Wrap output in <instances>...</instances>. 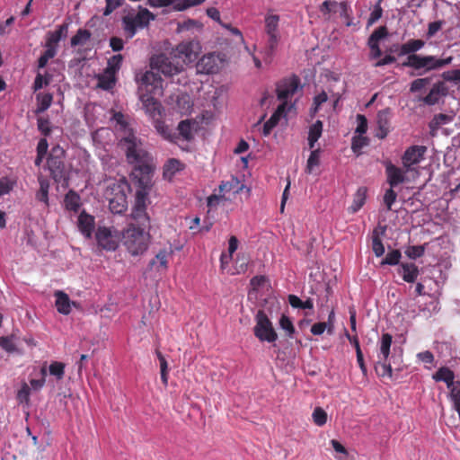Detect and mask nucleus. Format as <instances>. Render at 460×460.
Listing matches in <instances>:
<instances>
[{
  "mask_svg": "<svg viewBox=\"0 0 460 460\" xmlns=\"http://www.w3.org/2000/svg\"><path fill=\"white\" fill-rule=\"evenodd\" d=\"M220 60L214 53L204 55L197 63V72L200 74H215L219 70Z\"/></svg>",
  "mask_w": 460,
  "mask_h": 460,
  "instance_id": "obj_16",
  "label": "nucleus"
},
{
  "mask_svg": "<svg viewBox=\"0 0 460 460\" xmlns=\"http://www.w3.org/2000/svg\"><path fill=\"white\" fill-rule=\"evenodd\" d=\"M447 94V87L443 82H438L433 84L429 93L422 99L427 105H435L438 102L440 96Z\"/></svg>",
  "mask_w": 460,
  "mask_h": 460,
  "instance_id": "obj_20",
  "label": "nucleus"
},
{
  "mask_svg": "<svg viewBox=\"0 0 460 460\" xmlns=\"http://www.w3.org/2000/svg\"><path fill=\"white\" fill-rule=\"evenodd\" d=\"M264 22L265 32L269 39L262 51V56L264 62L270 64L280 39L279 31V16L277 14H267Z\"/></svg>",
  "mask_w": 460,
  "mask_h": 460,
  "instance_id": "obj_6",
  "label": "nucleus"
},
{
  "mask_svg": "<svg viewBox=\"0 0 460 460\" xmlns=\"http://www.w3.org/2000/svg\"><path fill=\"white\" fill-rule=\"evenodd\" d=\"M50 82L49 77H44L41 74H38L35 77L34 83H33V91L37 92L40 89H41L43 86L48 85Z\"/></svg>",
  "mask_w": 460,
  "mask_h": 460,
  "instance_id": "obj_60",
  "label": "nucleus"
},
{
  "mask_svg": "<svg viewBox=\"0 0 460 460\" xmlns=\"http://www.w3.org/2000/svg\"><path fill=\"white\" fill-rule=\"evenodd\" d=\"M99 247L108 252H113L119 247L121 234L113 227L99 226L95 233Z\"/></svg>",
  "mask_w": 460,
  "mask_h": 460,
  "instance_id": "obj_13",
  "label": "nucleus"
},
{
  "mask_svg": "<svg viewBox=\"0 0 460 460\" xmlns=\"http://www.w3.org/2000/svg\"><path fill=\"white\" fill-rule=\"evenodd\" d=\"M372 250L376 257H381L385 253L384 243L376 231L372 236Z\"/></svg>",
  "mask_w": 460,
  "mask_h": 460,
  "instance_id": "obj_47",
  "label": "nucleus"
},
{
  "mask_svg": "<svg viewBox=\"0 0 460 460\" xmlns=\"http://www.w3.org/2000/svg\"><path fill=\"white\" fill-rule=\"evenodd\" d=\"M155 354L160 362V372H161V380L163 384L166 386L168 384V365L165 358L161 353L160 350H156Z\"/></svg>",
  "mask_w": 460,
  "mask_h": 460,
  "instance_id": "obj_44",
  "label": "nucleus"
},
{
  "mask_svg": "<svg viewBox=\"0 0 460 460\" xmlns=\"http://www.w3.org/2000/svg\"><path fill=\"white\" fill-rule=\"evenodd\" d=\"M155 15L148 9L139 6L137 14H128L122 18L123 30L128 39L133 38L138 29L147 27Z\"/></svg>",
  "mask_w": 460,
  "mask_h": 460,
  "instance_id": "obj_7",
  "label": "nucleus"
},
{
  "mask_svg": "<svg viewBox=\"0 0 460 460\" xmlns=\"http://www.w3.org/2000/svg\"><path fill=\"white\" fill-rule=\"evenodd\" d=\"M125 183H112L106 191L105 197L109 201V208L113 214H122L128 208V199Z\"/></svg>",
  "mask_w": 460,
  "mask_h": 460,
  "instance_id": "obj_9",
  "label": "nucleus"
},
{
  "mask_svg": "<svg viewBox=\"0 0 460 460\" xmlns=\"http://www.w3.org/2000/svg\"><path fill=\"white\" fill-rule=\"evenodd\" d=\"M205 1L206 0H182L181 3L175 4L173 8L176 11H183L190 7L199 5Z\"/></svg>",
  "mask_w": 460,
  "mask_h": 460,
  "instance_id": "obj_56",
  "label": "nucleus"
},
{
  "mask_svg": "<svg viewBox=\"0 0 460 460\" xmlns=\"http://www.w3.org/2000/svg\"><path fill=\"white\" fill-rule=\"evenodd\" d=\"M367 187H359L353 197V202L348 210L351 214L357 213L365 204L367 199Z\"/></svg>",
  "mask_w": 460,
  "mask_h": 460,
  "instance_id": "obj_26",
  "label": "nucleus"
},
{
  "mask_svg": "<svg viewBox=\"0 0 460 460\" xmlns=\"http://www.w3.org/2000/svg\"><path fill=\"white\" fill-rule=\"evenodd\" d=\"M391 110L386 108L379 111L376 116L377 131L376 137L379 139L386 137L390 132Z\"/></svg>",
  "mask_w": 460,
  "mask_h": 460,
  "instance_id": "obj_18",
  "label": "nucleus"
},
{
  "mask_svg": "<svg viewBox=\"0 0 460 460\" xmlns=\"http://www.w3.org/2000/svg\"><path fill=\"white\" fill-rule=\"evenodd\" d=\"M337 6L338 3L336 1L326 0L320 5L319 10L324 18L328 20L332 13L337 12Z\"/></svg>",
  "mask_w": 460,
  "mask_h": 460,
  "instance_id": "obj_43",
  "label": "nucleus"
},
{
  "mask_svg": "<svg viewBox=\"0 0 460 460\" xmlns=\"http://www.w3.org/2000/svg\"><path fill=\"white\" fill-rule=\"evenodd\" d=\"M323 133V122L321 120H316L313 125H311L308 132V137H311L312 140H318Z\"/></svg>",
  "mask_w": 460,
  "mask_h": 460,
  "instance_id": "obj_53",
  "label": "nucleus"
},
{
  "mask_svg": "<svg viewBox=\"0 0 460 460\" xmlns=\"http://www.w3.org/2000/svg\"><path fill=\"white\" fill-rule=\"evenodd\" d=\"M123 60V57L120 54H117L112 56L109 60L107 64L106 70L112 72V74L116 75L117 72L119 70L121 63Z\"/></svg>",
  "mask_w": 460,
  "mask_h": 460,
  "instance_id": "obj_46",
  "label": "nucleus"
},
{
  "mask_svg": "<svg viewBox=\"0 0 460 460\" xmlns=\"http://www.w3.org/2000/svg\"><path fill=\"white\" fill-rule=\"evenodd\" d=\"M398 273L402 276L405 282L413 283L417 279L420 270L414 263L406 262L400 265Z\"/></svg>",
  "mask_w": 460,
  "mask_h": 460,
  "instance_id": "obj_22",
  "label": "nucleus"
},
{
  "mask_svg": "<svg viewBox=\"0 0 460 460\" xmlns=\"http://www.w3.org/2000/svg\"><path fill=\"white\" fill-rule=\"evenodd\" d=\"M320 164V149H314L311 152L305 167L307 173H312L314 167Z\"/></svg>",
  "mask_w": 460,
  "mask_h": 460,
  "instance_id": "obj_45",
  "label": "nucleus"
},
{
  "mask_svg": "<svg viewBox=\"0 0 460 460\" xmlns=\"http://www.w3.org/2000/svg\"><path fill=\"white\" fill-rule=\"evenodd\" d=\"M425 248L422 245H410L404 251V253L410 259H418L424 254Z\"/></svg>",
  "mask_w": 460,
  "mask_h": 460,
  "instance_id": "obj_50",
  "label": "nucleus"
},
{
  "mask_svg": "<svg viewBox=\"0 0 460 460\" xmlns=\"http://www.w3.org/2000/svg\"><path fill=\"white\" fill-rule=\"evenodd\" d=\"M300 87V79L297 75L285 77L279 81L276 85V93L278 99L281 103L288 104V99L292 98Z\"/></svg>",
  "mask_w": 460,
  "mask_h": 460,
  "instance_id": "obj_14",
  "label": "nucleus"
},
{
  "mask_svg": "<svg viewBox=\"0 0 460 460\" xmlns=\"http://www.w3.org/2000/svg\"><path fill=\"white\" fill-rule=\"evenodd\" d=\"M155 128L156 131L166 140L172 143H177L179 139V136L176 132H174L171 128H169L165 123L162 120L155 121Z\"/></svg>",
  "mask_w": 460,
  "mask_h": 460,
  "instance_id": "obj_28",
  "label": "nucleus"
},
{
  "mask_svg": "<svg viewBox=\"0 0 460 460\" xmlns=\"http://www.w3.org/2000/svg\"><path fill=\"white\" fill-rule=\"evenodd\" d=\"M452 61V56L438 58L433 55L421 56L412 54L407 57L406 60L402 63V66L411 67L416 71L423 70L424 72H429L441 69L450 65Z\"/></svg>",
  "mask_w": 460,
  "mask_h": 460,
  "instance_id": "obj_4",
  "label": "nucleus"
},
{
  "mask_svg": "<svg viewBox=\"0 0 460 460\" xmlns=\"http://www.w3.org/2000/svg\"><path fill=\"white\" fill-rule=\"evenodd\" d=\"M92 33L86 29H79L71 38V47L84 45L91 39Z\"/></svg>",
  "mask_w": 460,
  "mask_h": 460,
  "instance_id": "obj_37",
  "label": "nucleus"
},
{
  "mask_svg": "<svg viewBox=\"0 0 460 460\" xmlns=\"http://www.w3.org/2000/svg\"><path fill=\"white\" fill-rule=\"evenodd\" d=\"M287 103H280L270 118L263 125V135L269 136L271 130L279 124L280 119L286 115Z\"/></svg>",
  "mask_w": 460,
  "mask_h": 460,
  "instance_id": "obj_19",
  "label": "nucleus"
},
{
  "mask_svg": "<svg viewBox=\"0 0 460 460\" xmlns=\"http://www.w3.org/2000/svg\"><path fill=\"white\" fill-rule=\"evenodd\" d=\"M57 53L56 48H47L45 52L38 59L39 68H43L48 64V61L54 58Z\"/></svg>",
  "mask_w": 460,
  "mask_h": 460,
  "instance_id": "obj_52",
  "label": "nucleus"
},
{
  "mask_svg": "<svg viewBox=\"0 0 460 460\" xmlns=\"http://www.w3.org/2000/svg\"><path fill=\"white\" fill-rule=\"evenodd\" d=\"M279 327L286 332V335L288 338H292L296 332L295 326L288 316L282 314L279 318Z\"/></svg>",
  "mask_w": 460,
  "mask_h": 460,
  "instance_id": "obj_40",
  "label": "nucleus"
},
{
  "mask_svg": "<svg viewBox=\"0 0 460 460\" xmlns=\"http://www.w3.org/2000/svg\"><path fill=\"white\" fill-rule=\"evenodd\" d=\"M443 21H436L429 23L426 36L428 39L432 38L443 26Z\"/></svg>",
  "mask_w": 460,
  "mask_h": 460,
  "instance_id": "obj_59",
  "label": "nucleus"
},
{
  "mask_svg": "<svg viewBox=\"0 0 460 460\" xmlns=\"http://www.w3.org/2000/svg\"><path fill=\"white\" fill-rule=\"evenodd\" d=\"M396 199L397 193L394 190V188L390 187V189L385 190L384 195V203L386 206L387 210L392 209V206L395 202Z\"/></svg>",
  "mask_w": 460,
  "mask_h": 460,
  "instance_id": "obj_55",
  "label": "nucleus"
},
{
  "mask_svg": "<svg viewBox=\"0 0 460 460\" xmlns=\"http://www.w3.org/2000/svg\"><path fill=\"white\" fill-rule=\"evenodd\" d=\"M238 185L239 181L236 178H233L231 181H222L221 184L218 186V193L223 195V197L225 198V195L226 193H229L231 191L238 192Z\"/></svg>",
  "mask_w": 460,
  "mask_h": 460,
  "instance_id": "obj_38",
  "label": "nucleus"
},
{
  "mask_svg": "<svg viewBox=\"0 0 460 460\" xmlns=\"http://www.w3.org/2000/svg\"><path fill=\"white\" fill-rule=\"evenodd\" d=\"M121 242L130 255H142L147 251L151 242L150 229L128 224L121 232Z\"/></svg>",
  "mask_w": 460,
  "mask_h": 460,
  "instance_id": "obj_2",
  "label": "nucleus"
},
{
  "mask_svg": "<svg viewBox=\"0 0 460 460\" xmlns=\"http://www.w3.org/2000/svg\"><path fill=\"white\" fill-rule=\"evenodd\" d=\"M387 34L388 31L386 27L380 26L372 32V34L368 38L367 43H378L379 40L385 38Z\"/></svg>",
  "mask_w": 460,
  "mask_h": 460,
  "instance_id": "obj_51",
  "label": "nucleus"
},
{
  "mask_svg": "<svg viewBox=\"0 0 460 460\" xmlns=\"http://www.w3.org/2000/svg\"><path fill=\"white\" fill-rule=\"evenodd\" d=\"M125 146L126 156L129 164H134L133 174L139 177V182L144 184L148 181L153 168L150 164L148 153L143 148L141 141L132 133L121 139Z\"/></svg>",
  "mask_w": 460,
  "mask_h": 460,
  "instance_id": "obj_1",
  "label": "nucleus"
},
{
  "mask_svg": "<svg viewBox=\"0 0 460 460\" xmlns=\"http://www.w3.org/2000/svg\"><path fill=\"white\" fill-rule=\"evenodd\" d=\"M328 100V95L324 91H322L319 94L314 96V108L312 109L313 113H316L321 107V105L326 102Z\"/></svg>",
  "mask_w": 460,
  "mask_h": 460,
  "instance_id": "obj_58",
  "label": "nucleus"
},
{
  "mask_svg": "<svg viewBox=\"0 0 460 460\" xmlns=\"http://www.w3.org/2000/svg\"><path fill=\"white\" fill-rule=\"evenodd\" d=\"M393 342V336L388 333H383L377 354V362L375 366L376 374L381 377H393V369L389 361V355Z\"/></svg>",
  "mask_w": 460,
  "mask_h": 460,
  "instance_id": "obj_8",
  "label": "nucleus"
},
{
  "mask_svg": "<svg viewBox=\"0 0 460 460\" xmlns=\"http://www.w3.org/2000/svg\"><path fill=\"white\" fill-rule=\"evenodd\" d=\"M106 6L103 11V15H110L114 10L121 5L122 0H105Z\"/></svg>",
  "mask_w": 460,
  "mask_h": 460,
  "instance_id": "obj_63",
  "label": "nucleus"
},
{
  "mask_svg": "<svg viewBox=\"0 0 460 460\" xmlns=\"http://www.w3.org/2000/svg\"><path fill=\"white\" fill-rule=\"evenodd\" d=\"M168 252L164 249L158 252V253L155 255V258L150 261L149 266L152 268L155 265L156 262H159V265L164 268L167 269V263H168Z\"/></svg>",
  "mask_w": 460,
  "mask_h": 460,
  "instance_id": "obj_48",
  "label": "nucleus"
},
{
  "mask_svg": "<svg viewBox=\"0 0 460 460\" xmlns=\"http://www.w3.org/2000/svg\"><path fill=\"white\" fill-rule=\"evenodd\" d=\"M36 113H42L50 107L53 101V95L51 93H38L36 96Z\"/></svg>",
  "mask_w": 460,
  "mask_h": 460,
  "instance_id": "obj_34",
  "label": "nucleus"
},
{
  "mask_svg": "<svg viewBox=\"0 0 460 460\" xmlns=\"http://www.w3.org/2000/svg\"><path fill=\"white\" fill-rule=\"evenodd\" d=\"M151 68L167 77H172L184 70L183 64L179 59L174 58L172 55L167 57L164 54L156 55L151 58Z\"/></svg>",
  "mask_w": 460,
  "mask_h": 460,
  "instance_id": "obj_11",
  "label": "nucleus"
},
{
  "mask_svg": "<svg viewBox=\"0 0 460 460\" xmlns=\"http://www.w3.org/2000/svg\"><path fill=\"white\" fill-rule=\"evenodd\" d=\"M433 379L436 380L437 382H440V381L445 382L447 384V388H450L451 385H453V384L456 383L454 381V379H455L454 372L447 367H440L433 375Z\"/></svg>",
  "mask_w": 460,
  "mask_h": 460,
  "instance_id": "obj_30",
  "label": "nucleus"
},
{
  "mask_svg": "<svg viewBox=\"0 0 460 460\" xmlns=\"http://www.w3.org/2000/svg\"><path fill=\"white\" fill-rule=\"evenodd\" d=\"M450 398L454 403V408L457 413H460V382L456 381L450 388Z\"/></svg>",
  "mask_w": 460,
  "mask_h": 460,
  "instance_id": "obj_41",
  "label": "nucleus"
},
{
  "mask_svg": "<svg viewBox=\"0 0 460 460\" xmlns=\"http://www.w3.org/2000/svg\"><path fill=\"white\" fill-rule=\"evenodd\" d=\"M66 364L60 361H52L49 366V373L57 381H61L65 376Z\"/></svg>",
  "mask_w": 460,
  "mask_h": 460,
  "instance_id": "obj_36",
  "label": "nucleus"
},
{
  "mask_svg": "<svg viewBox=\"0 0 460 460\" xmlns=\"http://www.w3.org/2000/svg\"><path fill=\"white\" fill-rule=\"evenodd\" d=\"M402 257L401 252L399 250H393L389 252L386 256L383 259L381 264L385 265H397Z\"/></svg>",
  "mask_w": 460,
  "mask_h": 460,
  "instance_id": "obj_49",
  "label": "nucleus"
},
{
  "mask_svg": "<svg viewBox=\"0 0 460 460\" xmlns=\"http://www.w3.org/2000/svg\"><path fill=\"white\" fill-rule=\"evenodd\" d=\"M65 208L69 211L77 212L81 203H80V196L74 190H69L64 199Z\"/></svg>",
  "mask_w": 460,
  "mask_h": 460,
  "instance_id": "obj_33",
  "label": "nucleus"
},
{
  "mask_svg": "<svg viewBox=\"0 0 460 460\" xmlns=\"http://www.w3.org/2000/svg\"><path fill=\"white\" fill-rule=\"evenodd\" d=\"M253 334L261 342L273 343L278 340V333L272 322L263 310H259L255 315Z\"/></svg>",
  "mask_w": 460,
  "mask_h": 460,
  "instance_id": "obj_10",
  "label": "nucleus"
},
{
  "mask_svg": "<svg viewBox=\"0 0 460 460\" xmlns=\"http://www.w3.org/2000/svg\"><path fill=\"white\" fill-rule=\"evenodd\" d=\"M425 41L420 39H411L407 40L405 43L402 44L400 47L401 56H410L412 54H416L417 51L420 50L425 46Z\"/></svg>",
  "mask_w": 460,
  "mask_h": 460,
  "instance_id": "obj_25",
  "label": "nucleus"
},
{
  "mask_svg": "<svg viewBox=\"0 0 460 460\" xmlns=\"http://www.w3.org/2000/svg\"><path fill=\"white\" fill-rule=\"evenodd\" d=\"M193 126L194 122L190 119L181 120L177 127L179 138L182 137L186 141L191 140L193 138Z\"/></svg>",
  "mask_w": 460,
  "mask_h": 460,
  "instance_id": "obj_32",
  "label": "nucleus"
},
{
  "mask_svg": "<svg viewBox=\"0 0 460 460\" xmlns=\"http://www.w3.org/2000/svg\"><path fill=\"white\" fill-rule=\"evenodd\" d=\"M94 217L83 211L78 217V228L80 232L86 237L90 238L94 229Z\"/></svg>",
  "mask_w": 460,
  "mask_h": 460,
  "instance_id": "obj_21",
  "label": "nucleus"
},
{
  "mask_svg": "<svg viewBox=\"0 0 460 460\" xmlns=\"http://www.w3.org/2000/svg\"><path fill=\"white\" fill-rule=\"evenodd\" d=\"M66 151L59 146L51 148L47 159L48 169L55 182L63 187L68 186L69 169L66 164Z\"/></svg>",
  "mask_w": 460,
  "mask_h": 460,
  "instance_id": "obj_3",
  "label": "nucleus"
},
{
  "mask_svg": "<svg viewBox=\"0 0 460 460\" xmlns=\"http://www.w3.org/2000/svg\"><path fill=\"white\" fill-rule=\"evenodd\" d=\"M56 302L55 305L59 314H68L71 312V304L75 305V302H71L67 294L64 291L58 290L55 292Z\"/></svg>",
  "mask_w": 460,
  "mask_h": 460,
  "instance_id": "obj_23",
  "label": "nucleus"
},
{
  "mask_svg": "<svg viewBox=\"0 0 460 460\" xmlns=\"http://www.w3.org/2000/svg\"><path fill=\"white\" fill-rule=\"evenodd\" d=\"M14 182L6 177L0 179V196L9 193L13 188Z\"/></svg>",
  "mask_w": 460,
  "mask_h": 460,
  "instance_id": "obj_57",
  "label": "nucleus"
},
{
  "mask_svg": "<svg viewBox=\"0 0 460 460\" xmlns=\"http://www.w3.org/2000/svg\"><path fill=\"white\" fill-rule=\"evenodd\" d=\"M453 120V117L450 115L439 113L433 117L429 123V128L431 129H438L439 127L448 124Z\"/></svg>",
  "mask_w": 460,
  "mask_h": 460,
  "instance_id": "obj_39",
  "label": "nucleus"
},
{
  "mask_svg": "<svg viewBox=\"0 0 460 460\" xmlns=\"http://www.w3.org/2000/svg\"><path fill=\"white\" fill-rule=\"evenodd\" d=\"M266 281L267 278L265 276L258 275L251 279L250 285L252 286V290L257 291L266 283Z\"/></svg>",
  "mask_w": 460,
  "mask_h": 460,
  "instance_id": "obj_64",
  "label": "nucleus"
},
{
  "mask_svg": "<svg viewBox=\"0 0 460 460\" xmlns=\"http://www.w3.org/2000/svg\"><path fill=\"white\" fill-rule=\"evenodd\" d=\"M429 77L418 78L411 82L410 91L411 93L420 92L430 84Z\"/></svg>",
  "mask_w": 460,
  "mask_h": 460,
  "instance_id": "obj_54",
  "label": "nucleus"
},
{
  "mask_svg": "<svg viewBox=\"0 0 460 460\" xmlns=\"http://www.w3.org/2000/svg\"><path fill=\"white\" fill-rule=\"evenodd\" d=\"M312 419L316 426L323 427L327 422L328 415L322 407H315L312 414Z\"/></svg>",
  "mask_w": 460,
  "mask_h": 460,
  "instance_id": "obj_42",
  "label": "nucleus"
},
{
  "mask_svg": "<svg viewBox=\"0 0 460 460\" xmlns=\"http://www.w3.org/2000/svg\"><path fill=\"white\" fill-rule=\"evenodd\" d=\"M38 181L40 184V189L36 193V199L43 202L46 206H49V181L43 175H40L38 177Z\"/></svg>",
  "mask_w": 460,
  "mask_h": 460,
  "instance_id": "obj_31",
  "label": "nucleus"
},
{
  "mask_svg": "<svg viewBox=\"0 0 460 460\" xmlns=\"http://www.w3.org/2000/svg\"><path fill=\"white\" fill-rule=\"evenodd\" d=\"M142 84L151 86V89H146L147 92H152L155 89L162 87V78L157 73L154 71H146L141 77Z\"/></svg>",
  "mask_w": 460,
  "mask_h": 460,
  "instance_id": "obj_27",
  "label": "nucleus"
},
{
  "mask_svg": "<svg viewBox=\"0 0 460 460\" xmlns=\"http://www.w3.org/2000/svg\"><path fill=\"white\" fill-rule=\"evenodd\" d=\"M426 151L427 147L424 146L408 147L402 157L403 167L409 171L411 166L418 164L423 159Z\"/></svg>",
  "mask_w": 460,
  "mask_h": 460,
  "instance_id": "obj_15",
  "label": "nucleus"
},
{
  "mask_svg": "<svg viewBox=\"0 0 460 460\" xmlns=\"http://www.w3.org/2000/svg\"><path fill=\"white\" fill-rule=\"evenodd\" d=\"M98 79V87L102 90H111L116 84V75L112 74V72H110L106 69H104L103 74L99 75L97 76Z\"/></svg>",
  "mask_w": 460,
  "mask_h": 460,
  "instance_id": "obj_29",
  "label": "nucleus"
},
{
  "mask_svg": "<svg viewBox=\"0 0 460 460\" xmlns=\"http://www.w3.org/2000/svg\"><path fill=\"white\" fill-rule=\"evenodd\" d=\"M407 172V169L403 171L402 169L393 164L391 162H387L385 164V173L387 177V182L392 188H394L397 185L403 183L405 181V174Z\"/></svg>",
  "mask_w": 460,
  "mask_h": 460,
  "instance_id": "obj_17",
  "label": "nucleus"
},
{
  "mask_svg": "<svg viewBox=\"0 0 460 460\" xmlns=\"http://www.w3.org/2000/svg\"><path fill=\"white\" fill-rule=\"evenodd\" d=\"M358 127L356 132L358 134H365L367 130V119L365 115H357Z\"/></svg>",
  "mask_w": 460,
  "mask_h": 460,
  "instance_id": "obj_62",
  "label": "nucleus"
},
{
  "mask_svg": "<svg viewBox=\"0 0 460 460\" xmlns=\"http://www.w3.org/2000/svg\"><path fill=\"white\" fill-rule=\"evenodd\" d=\"M381 0H379L378 4L375 6L374 10L371 12L370 16L368 18V25H371L377 22L383 14V9L380 5Z\"/></svg>",
  "mask_w": 460,
  "mask_h": 460,
  "instance_id": "obj_61",
  "label": "nucleus"
},
{
  "mask_svg": "<svg viewBox=\"0 0 460 460\" xmlns=\"http://www.w3.org/2000/svg\"><path fill=\"white\" fill-rule=\"evenodd\" d=\"M201 52V45L199 40H190L179 43L172 49L171 55L174 58L181 60L183 66L190 63L195 62Z\"/></svg>",
  "mask_w": 460,
  "mask_h": 460,
  "instance_id": "obj_12",
  "label": "nucleus"
},
{
  "mask_svg": "<svg viewBox=\"0 0 460 460\" xmlns=\"http://www.w3.org/2000/svg\"><path fill=\"white\" fill-rule=\"evenodd\" d=\"M184 164L177 159H170L164 167V176L172 178L177 172L183 170Z\"/></svg>",
  "mask_w": 460,
  "mask_h": 460,
  "instance_id": "obj_35",
  "label": "nucleus"
},
{
  "mask_svg": "<svg viewBox=\"0 0 460 460\" xmlns=\"http://www.w3.org/2000/svg\"><path fill=\"white\" fill-rule=\"evenodd\" d=\"M67 30L68 24L63 23L56 31H49L47 33L46 48H56L61 39L66 35Z\"/></svg>",
  "mask_w": 460,
  "mask_h": 460,
  "instance_id": "obj_24",
  "label": "nucleus"
},
{
  "mask_svg": "<svg viewBox=\"0 0 460 460\" xmlns=\"http://www.w3.org/2000/svg\"><path fill=\"white\" fill-rule=\"evenodd\" d=\"M148 202V190L145 186H141L137 190L135 194V201L132 207L130 217L138 227L151 228V219L146 212Z\"/></svg>",
  "mask_w": 460,
  "mask_h": 460,
  "instance_id": "obj_5",
  "label": "nucleus"
}]
</instances>
